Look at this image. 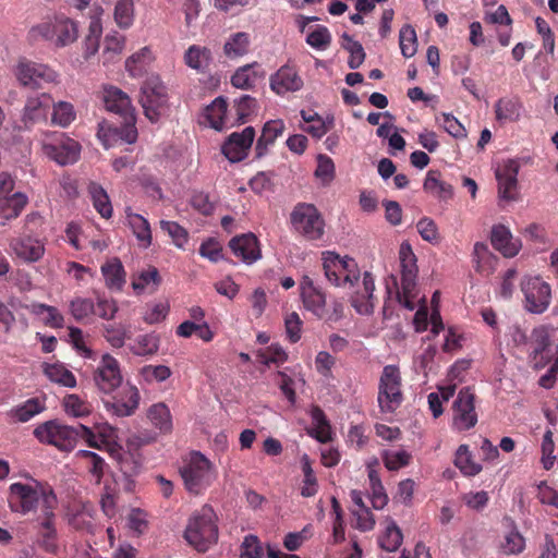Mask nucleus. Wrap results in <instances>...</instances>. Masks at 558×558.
<instances>
[{
  "instance_id": "obj_1",
  "label": "nucleus",
  "mask_w": 558,
  "mask_h": 558,
  "mask_svg": "<svg viewBox=\"0 0 558 558\" xmlns=\"http://www.w3.org/2000/svg\"><path fill=\"white\" fill-rule=\"evenodd\" d=\"M9 507L13 512L23 515L50 512L58 508V497L48 482L32 480L31 484L12 483L9 487Z\"/></svg>"
},
{
  "instance_id": "obj_2",
  "label": "nucleus",
  "mask_w": 558,
  "mask_h": 558,
  "mask_svg": "<svg viewBox=\"0 0 558 558\" xmlns=\"http://www.w3.org/2000/svg\"><path fill=\"white\" fill-rule=\"evenodd\" d=\"M186 542L199 553L207 551L218 541L217 515L205 505L193 512L184 531Z\"/></svg>"
},
{
  "instance_id": "obj_3",
  "label": "nucleus",
  "mask_w": 558,
  "mask_h": 558,
  "mask_svg": "<svg viewBox=\"0 0 558 558\" xmlns=\"http://www.w3.org/2000/svg\"><path fill=\"white\" fill-rule=\"evenodd\" d=\"M180 475L185 488L194 495L202 494L216 478L213 463L199 451H192L183 459Z\"/></svg>"
},
{
  "instance_id": "obj_4",
  "label": "nucleus",
  "mask_w": 558,
  "mask_h": 558,
  "mask_svg": "<svg viewBox=\"0 0 558 558\" xmlns=\"http://www.w3.org/2000/svg\"><path fill=\"white\" fill-rule=\"evenodd\" d=\"M323 269L326 279L336 287L351 290L359 282L361 274L356 262L341 257L333 252L323 253Z\"/></svg>"
},
{
  "instance_id": "obj_5",
  "label": "nucleus",
  "mask_w": 558,
  "mask_h": 558,
  "mask_svg": "<svg viewBox=\"0 0 558 558\" xmlns=\"http://www.w3.org/2000/svg\"><path fill=\"white\" fill-rule=\"evenodd\" d=\"M401 267V290H397V299L405 308L413 311L417 277L416 256L408 242H403L399 250Z\"/></svg>"
},
{
  "instance_id": "obj_6",
  "label": "nucleus",
  "mask_w": 558,
  "mask_h": 558,
  "mask_svg": "<svg viewBox=\"0 0 558 558\" xmlns=\"http://www.w3.org/2000/svg\"><path fill=\"white\" fill-rule=\"evenodd\" d=\"M291 225L308 241L320 240L324 235L325 221L312 204L299 203L291 213Z\"/></svg>"
},
{
  "instance_id": "obj_7",
  "label": "nucleus",
  "mask_w": 558,
  "mask_h": 558,
  "mask_svg": "<svg viewBox=\"0 0 558 558\" xmlns=\"http://www.w3.org/2000/svg\"><path fill=\"white\" fill-rule=\"evenodd\" d=\"M401 375L396 365L383 368L378 385V407L383 413H392L402 402Z\"/></svg>"
},
{
  "instance_id": "obj_8",
  "label": "nucleus",
  "mask_w": 558,
  "mask_h": 558,
  "mask_svg": "<svg viewBox=\"0 0 558 558\" xmlns=\"http://www.w3.org/2000/svg\"><path fill=\"white\" fill-rule=\"evenodd\" d=\"M39 219L40 217L37 215H27L24 231L20 235L11 239L9 244L15 257L26 264L39 262L46 252L44 240L33 235L27 229L28 223Z\"/></svg>"
},
{
  "instance_id": "obj_9",
  "label": "nucleus",
  "mask_w": 558,
  "mask_h": 558,
  "mask_svg": "<svg viewBox=\"0 0 558 558\" xmlns=\"http://www.w3.org/2000/svg\"><path fill=\"white\" fill-rule=\"evenodd\" d=\"M140 102L145 117L150 122H157L168 106L167 87L158 77L147 78L141 88Z\"/></svg>"
},
{
  "instance_id": "obj_10",
  "label": "nucleus",
  "mask_w": 558,
  "mask_h": 558,
  "mask_svg": "<svg viewBox=\"0 0 558 558\" xmlns=\"http://www.w3.org/2000/svg\"><path fill=\"white\" fill-rule=\"evenodd\" d=\"M34 435L40 442L56 446L63 451H70L75 447L80 432L78 425L73 427L49 421L37 426L34 429Z\"/></svg>"
},
{
  "instance_id": "obj_11",
  "label": "nucleus",
  "mask_w": 558,
  "mask_h": 558,
  "mask_svg": "<svg viewBox=\"0 0 558 558\" xmlns=\"http://www.w3.org/2000/svg\"><path fill=\"white\" fill-rule=\"evenodd\" d=\"M524 294V308L532 314H543L551 301L549 283L539 276H524L520 283Z\"/></svg>"
},
{
  "instance_id": "obj_12",
  "label": "nucleus",
  "mask_w": 558,
  "mask_h": 558,
  "mask_svg": "<svg viewBox=\"0 0 558 558\" xmlns=\"http://www.w3.org/2000/svg\"><path fill=\"white\" fill-rule=\"evenodd\" d=\"M33 32L61 47L74 43L78 36L77 24L64 15H57L52 21L39 24Z\"/></svg>"
},
{
  "instance_id": "obj_13",
  "label": "nucleus",
  "mask_w": 558,
  "mask_h": 558,
  "mask_svg": "<svg viewBox=\"0 0 558 558\" xmlns=\"http://www.w3.org/2000/svg\"><path fill=\"white\" fill-rule=\"evenodd\" d=\"M123 123L118 126L102 121L98 124L97 136L105 148H110L118 143L133 144L137 141L136 117L122 118Z\"/></svg>"
},
{
  "instance_id": "obj_14",
  "label": "nucleus",
  "mask_w": 558,
  "mask_h": 558,
  "mask_svg": "<svg viewBox=\"0 0 558 558\" xmlns=\"http://www.w3.org/2000/svg\"><path fill=\"white\" fill-rule=\"evenodd\" d=\"M478 421L475 410V395L470 387L462 388L452 403V428L465 432L473 428Z\"/></svg>"
},
{
  "instance_id": "obj_15",
  "label": "nucleus",
  "mask_w": 558,
  "mask_h": 558,
  "mask_svg": "<svg viewBox=\"0 0 558 558\" xmlns=\"http://www.w3.org/2000/svg\"><path fill=\"white\" fill-rule=\"evenodd\" d=\"M14 73L21 85L32 89L43 88L45 84L57 81V73L48 65L26 59L17 63Z\"/></svg>"
},
{
  "instance_id": "obj_16",
  "label": "nucleus",
  "mask_w": 558,
  "mask_h": 558,
  "mask_svg": "<svg viewBox=\"0 0 558 558\" xmlns=\"http://www.w3.org/2000/svg\"><path fill=\"white\" fill-rule=\"evenodd\" d=\"M122 379L119 361L109 353L104 354L93 374L94 384L99 392L113 393L121 386Z\"/></svg>"
},
{
  "instance_id": "obj_17",
  "label": "nucleus",
  "mask_w": 558,
  "mask_h": 558,
  "mask_svg": "<svg viewBox=\"0 0 558 558\" xmlns=\"http://www.w3.org/2000/svg\"><path fill=\"white\" fill-rule=\"evenodd\" d=\"M140 392L135 386L122 385L113 392L111 399L104 404L108 412L119 417L131 416L140 404Z\"/></svg>"
},
{
  "instance_id": "obj_18",
  "label": "nucleus",
  "mask_w": 558,
  "mask_h": 558,
  "mask_svg": "<svg viewBox=\"0 0 558 558\" xmlns=\"http://www.w3.org/2000/svg\"><path fill=\"white\" fill-rule=\"evenodd\" d=\"M44 153L61 166L72 165L77 161L81 151V145L73 138L60 134L50 143L43 146Z\"/></svg>"
},
{
  "instance_id": "obj_19",
  "label": "nucleus",
  "mask_w": 558,
  "mask_h": 558,
  "mask_svg": "<svg viewBox=\"0 0 558 558\" xmlns=\"http://www.w3.org/2000/svg\"><path fill=\"white\" fill-rule=\"evenodd\" d=\"M254 137L253 126H246L242 132H233L223 143L221 151L229 161L239 162L247 157Z\"/></svg>"
},
{
  "instance_id": "obj_20",
  "label": "nucleus",
  "mask_w": 558,
  "mask_h": 558,
  "mask_svg": "<svg viewBox=\"0 0 558 558\" xmlns=\"http://www.w3.org/2000/svg\"><path fill=\"white\" fill-rule=\"evenodd\" d=\"M530 360L534 368H544L550 361L549 348L551 345L549 326L541 325L535 327L530 337Z\"/></svg>"
},
{
  "instance_id": "obj_21",
  "label": "nucleus",
  "mask_w": 558,
  "mask_h": 558,
  "mask_svg": "<svg viewBox=\"0 0 558 558\" xmlns=\"http://www.w3.org/2000/svg\"><path fill=\"white\" fill-rule=\"evenodd\" d=\"M375 280L374 276L365 271L362 278V282L360 286V281L355 283V287L351 289L350 300L351 305L355 308L359 314H371L375 306Z\"/></svg>"
},
{
  "instance_id": "obj_22",
  "label": "nucleus",
  "mask_w": 558,
  "mask_h": 558,
  "mask_svg": "<svg viewBox=\"0 0 558 558\" xmlns=\"http://www.w3.org/2000/svg\"><path fill=\"white\" fill-rule=\"evenodd\" d=\"M52 104L53 99L47 93L28 97L22 114L24 125L31 128L34 124L46 122Z\"/></svg>"
},
{
  "instance_id": "obj_23",
  "label": "nucleus",
  "mask_w": 558,
  "mask_h": 558,
  "mask_svg": "<svg viewBox=\"0 0 558 558\" xmlns=\"http://www.w3.org/2000/svg\"><path fill=\"white\" fill-rule=\"evenodd\" d=\"M229 247L243 263L251 265L262 257L259 243L255 234L245 233L232 238Z\"/></svg>"
},
{
  "instance_id": "obj_24",
  "label": "nucleus",
  "mask_w": 558,
  "mask_h": 558,
  "mask_svg": "<svg viewBox=\"0 0 558 558\" xmlns=\"http://www.w3.org/2000/svg\"><path fill=\"white\" fill-rule=\"evenodd\" d=\"M301 298L306 310L318 318L326 314V295L318 289L311 277L304 276L300 282Z\"/></svg>"
},
{
  "instance_id": "obj_25",
  "label": "nucleus",
  "mask_w": 558,
  "mask_h": 558,
  "mask_svg": "<svg viewBox=\"0 0 558 558\" xmlns=\"http://www.w3.org/2000/svg\"><path fill=\"white\" fill-rule=\"evenodd\" d=\"M101 98L108 111L113 112L121 118L135 116L131 99L122 89L112 85L104 86Z\"/></svg>"
},
{
  "instance_id": "obj_26",
  "label": "nucleus",
  "mask_w": 558,
  "mask_h": 558,
  "mask_svg": "<svg viewBox=\"0 0 558 558\" xmlns=\"http://www.w3.org/2000/svg\"><path fill=\"white\" fill-rule=\"evenodd\" d=\"M303 87V80L295 68L282 65L270 76V88L277 95L298 92Z\"/></svg>"
},
{
  "instance_id": "obj_27",
  "label": "nucleus",
  "mask_w": 558,
  "mask_h": 558,
  "mask_svg": "<svg viewBox=\"0 0 558 558\" xmlns=\"http://www.w3.org/2000/svg\"><path fill=\"white\" fill-rule=\"evenodd\" d=\"M520 165L514 159L507 160L504 166L496 171L498 181V193L500 198L511 201L514 199L518 185V173Z\"/></svg>"
},
{
  "instance_id": "obj_28",
  "label": "nucleus",
  "mask_w": 558,
  "mask_h": 558,
  "mask_svg": "<svg viewBox=\"0 0 558 558\" xmlns=\"http://www.w3.org/2000/svg\"><path fill=\"white\" fill-rule=\"evenodd\" d=\"M492 245L505 257H513L519 253L521 243L513 240L511 232L502 225L495 226L490 236Z\"/></svg>"
},
{
  "instance_id": "obj_29",
  "label": "nucleus",
  "mask_w": 558,
  "mask_h": 558,
  "mask_svg": "<svg viewBox=\"0 0 558 558\" xmlns=\"http://www.w3.org/2000/svg\"><path fill=\"white\" fill-rule=\"evenodd\" d=\"M494 108L496 120L505 124L520 120L523 105L518 97H502L496 101Z\"/></svg>"
},
{
  "instance_id": "obj_30",
  "label": "nucleus",
  "mask_w": 558,
  "mask_h": 558,
  "mask_svg": "<svg viewBox=\"0 0 558 558\" xmlns=\"http://www.w3.org/2000/svg\"><path fill=\"white\" fill-rule=\"evenodd\" d=\"M284 131V122L280 119L267 121L262 130L255 145V153L257 158L264 157L268 153V147L271 146L276 140L282 135Z\"/></svg>"
},
{
  "instance_id": "obj_31",
  "label": "nucleus",
  "mask_w": 558,
  "mask_h": 558,
  "mask_svg": "<svg viewBox=\"0 0 558 558\" xmlns=\"http://www.w3.org/2000/svg\"><path fill=\"white\" fill-rule=\"evenodd\" d=\"M54 511L50 510V512L48 511L39 517V544L47 553H56L58 549Z\"/></svg>"
},
{
  "instance_id": "obj_32",
  "label": "nucleus",
  "mask_w": 558,
  "mask_h": 558,
  "mask_svg": "<svg viewBox=\"0 0 558 558\" xmlns=\"http://www.w3.org/2000/svg\"><path fill=\"white\" fill-rule=\"evenodd\" d=\"M106 287L110 290H121L125 283V270L118 257L107 260L101 266Z\"/></svg>"
},
{
  "instance_id": "obj_33",
  "label": "nucleus",
  "mask_w": 558,
  "mask_h": 558,
  "mask_svg": "<svg viewBox=\"0 0 558 558\" xmlns=\"http://www.w3.org/2000/svg\"><path fill=\"white\" fill-rule=\"evenodd\" d=\"M256 69H260L257 62L239 68L231 77L232 85L241 89L253 88L258 78L265 77V72Z\"/></svg>"
},
{
  "instance_id": "obj_34",
  "label": "nucleus",
  "mask_w": 558,
  "mask_h": 558,
  "mask_svg": "<svg viewBox=\"0 0 558 558\" xmlns=\"http://www.w3.org/2000/svg\"><path fill=\"white\" fill-rule=\"evenodd\" d=\"M211 60V51L206 47L197 45L190 46L184 53L185 64L201 73H205L208 70Z\"/></svg>"
},
{
  "instance_id": "obj_35",
  "label": "nucleus",
  "mask_w": 558,
  "mask_h": 558,
  "mask_svg": "<svg viewBox=\"0 0 558 558\" xmlns=\"http://www.w3.org/2000/svg\"><path fill=\"white\" fill-rule=\"evenodd\" d=\"M45 410V403L38 398H31L20 405L11 409L8 415L15 422L25 423Z\"/></svg>"
},
{
  "instance_id": "obj_36",
  "label": "nucleus",
  "mask_w": 558,
  "mask_h": 558,
  "mask_svg": "<svg viewBox=\"0 0 558 558\" xmlns=\"http://www.w3.org/2000/svg\"><path fill=\"white\" fill-rule=\"evenodd\" d=\"M423 189L425 192L440 198L448 199L452 197V186L440 180V172L429 170L426 174Z\"/></svg>"
},
{
  "instance_id": "obj_37",
  "label": "nucleus",
  "mask_w": 558,
  "mask_h": 558,
  "mask_svg": "<svg viewBox=\"0 0 558 558\" xmlns=\"http://www.w3.org/2000/svg\"><path fill=\"white\" fill-rule=\"evenodd\" d=\"M126 221L136 239L144 247H148L153 240L149 222L143 216L134 214L130 209L126 210Z\"/></svg>"
},
{
  "instance_id": "obj_38",
  "label": "nucleus",
  "mask_w": 558,
  "mask_h": 558,
  "mask_svg": "<svg viewBox=\"0 0 558 558\" xmlns=\"http://www.w3.org/2000/svg\"><path fill=\"white\" fill-rule=\"evenodd\" d=\"M403 542V534L393 520H388L385 530L378 537V544L386 551H396Z\"/></svg>"
},
{
  "instance_id": "obj_39",
  "label": "nucleus",
  "mask_w": 558,
  "mask_h": 558,
  "mask_svg": "<svg viewBox=\"0 0 558 558\" xmlns=\"http://www.w3.org/2000/svg\"><path fill=\"white\" fill-rule=\"evenodd\" d=\"M27 204V197L22 193H14L8 197H0V218L15 219Z\"/></svg>"
},
{
  "instance_id": "obj_40",
  "label": "nucleus",
  "mask_w": 558,
  "mask_h": 558,
  "mask_svg": "<svg viewBox=\"0 0 558 558\" xmlns=\"http://www.w3.org/2000/svg\"><path fill=\"white\" fill-rule=\"evenodd\" d=\"M147 417L161 433L167 434L171 432L172 417L169 408L165 403L153 404L147 411Z\"/></svg>"
},
{
  "instance_id": "obj_41",
  "label": "nucleus",
  "mask_w": 558,
  "mask_h": 558,
  "mask_svg": "<svg viewBox=\"0 0 558 558\" xmlns=\"http://www.w3.org/2000/svg\"><path fill=\"white\" fill-rule=\"evenodd\" d=\"M88 192L97 213L102 218L109 219L112 216L113 209L105 189L100 184L93 182L88 186Z\"/></svg>"
},
{
  "instance_id": "obj_42",
  "label": "nucleus",
  "mask_w": 558,
  "mask_h": 558,
  "mask_svg": "<svg viewBox=\"0 0 558 558\" xmlns=\"http://www.w3.org/2000/svg\"><path fill=\"white\" fill-rule=\"evenodd\" d=\"M454 465L465 476H475L482 471V465L473 460L468 445L459 446L456 452Z\"/></svg>"
},
{
  "instance_id": "obj_43",
  "label": "nucleus",
  "mask_w": 558,
  "mask_h": 558,
  "mask_svg": "<svg viewBox=\"0 0 558 558\" xmlns=\"http://www.w3.org/2000/svg\"><path fill=\"white\" fill-rule=\"evenodd\" d=\"M227 107V101L218 97L205 108L204 117L213 129L221 130L225 126Z\"/></svg>"
},
{
  "instance_id": "obj_44",
  "label": "nucleus",
  "mask_w": 558,
  "mask_h": 558,
  "mask_svg": "<svg viewBox=\"0 0 558 558\" xmlns=\"http://www.w3.org/2000/svg\"><path fill=\"white\" fill-rule=\"evenodd\" d=\"M65 413L73 417H86L92 411V404L75 393L66 395L62 401Z\"/></svg>"
},
{
  "instance_id": "obj_45",
  "label": "nucleus",
  "mask_w": 558,
  "mask_h": 558,
  "mask_svg": "<svg viewBox=\"0 0 558 558\" xmlns=\"http://www.w3.org/2000/svg\"><path fill=\"white\" fill-rule=\"evenodd\" d=\"M311 416L316 426L311 435L319 442L325 444L330 441L332 436L331 426L324 411L319 407H313Z\"/></svg>"
},
{
  "instance_id": "obj_46",
  "label": "nucleus",
  "mask_w": 558,
  "mask_h": 558,
  "mask_svg": "<svg viewBox=\"0 0 558 558\" xmlns=\"http://www.w3.org/2000/svg\"><path fill=\"white\" fill-rule=\"evenodd\" d=\"M250 47V35L239 32L230 36L223 46L225 54L230 58H239L247 53Z\"/></svg>"
},
{
  "instance_id": "obj_47",
  "label": "nucleus",
  "mask_w": 558,
  "mask_h": 558,
  "mask_svg": "<svg viewBox=\"0 0 558 558\" xmlns=\"http://www.w3.org/2000/svg\"><path fill=\"white\" fill-rule=\"evenodd\" d=\"M44 373L56 384L68 388H74L76 386L74 374L62 364H47Z\"/></svg>"
},
{
  "instance_id": "obj_48",
  "label": "nucleus",
  "mask_w": 558,
  "mask_h": 558,
  "mask_svg": "<svg viewBox=\"0 0 558 558\" xmlns=\"http://www.w3.org/2000/svg\"><path fill=\"white\" fill-rule=\"evenodd\" d=\"M158 349L159 337L153 332L138 336L135 342L130 345L131 352L138 356L153 355Z\"/></svg>"
},
{
  "instance_id": "obj_49",
  "label": "nucleus",
  "mask_w": 558,
  "mask_h": 558,
  "mask_svg": "<svg viewBox=\"0 0 558 558\" xmlns=\"http://www.w3.org/2000/svg\"><path fill=\"white\" fill-rule=\"evenodd\" d=\"M51 122L61 128L69 126L76 118L74 106L68 101H58L52 104Z\"/></svg>"
},
{
  "instance_id": "obj_50",
  "label": "nucleus",
  "mask_w": 558,
  "mask_h": 558,
  "mask_svg": "<svg viewBox=\"0 0 558 558\" xmlns=\"http://www.w3.org/2000/svg\"><path fill=\"white\" fill-rule=\"evenodd\" d=\"M76 457L86 462V468L88 469L89 473L95 477L96 483L99 484L102 478L106 466L105 460L99 454L88 450L77 451Z\"/></svg>"
},
{
  "instance_id": "obj_51",
  "label": "nucleus",
  "mask_w": 558,
  "mask_h": 558,
  "mask_svg": "<svg viewBox=\"0 0 558 558\" xmlns=\"http://www.w3.org/2000/svg\"><path fill=\"white\" fill-rule=\"evenodd\" d=\"M102 336L106 341L114 349L124 345L125 340L130 339L126 328L121 324H107L102 327Z\"/></svg>"
},
{
  "instance_id": "obj_52",
  "label": "nucleus",
  "mask_w": 558,
  "mask_h": 558,
  "mask_svg": "<svg viewBox=\"0 0 558 558\" xmlns=\"http://www.w3.org/2000/svg\"><path fill=\"white\" fill-rule=\"evenodd\" d=\"M494 255L489 252L487 244L483 242H476L473 248V263L475 270L480 274L489 271L492 268V262Z\"/></svg>"
},
{
  "instance_id": "obj_53",
  "label": "nucleus",
  "mask_w": 558,
  "mask_h": 558,
  "mask_svg": "<svg viewBox=\"0 0 558 558\" xmlns=\"http://www.w3.org/2000/svg\"><path fill=\"white\" fill-rule=\"evenodd\" d=\"M114 21L121 28H129L134 21L133 0H118L114 7Z\"/></svg>"
},
{
  "instance_id": "obj_54",
  "label": "nucleus",
  "mask_w": 558,
  "mask_h": 558,
  "mask_svg": "<svg viewBox=\"0 0 558 558\" xmlns=\"http://www.w3.org/2000/svg\"><path fill=\"white\" fill-rule=\"evenodd\" d=\"M416 41L415 29L409 24L402 26L399 33V45L404 58H411L415 54Z\"/></svg>"
},
{
  "instance_id": "obj_55",
  "label": "nucleus",
  "mask_w": 558,
  "mask_h": 558,
  "mask_svg": "<svg viewBox=\"0 0 558 558\" xmlns=\"http://www.w3.org/2000/svg\"><path fill=\"white\" fill-rule=\"evenodd\" d=\"M70 312L76 322H82L94 314L95 303L88 298H74L70 302Z\"/></svg>"
},
{
  "instance_id": "obj_56",
  "label": "nucleus",
  "mask_w": 558,
  "mask_h": 558,
  "mask_svg": "<svg viewBox=\"0 0 558 558\" xmlns=\"http://www.w3.org/2000/svg\"><path fill=\"white\" fill-rule=\"evenodd\" d=\"M33 312L36 315L47 314L44 318L45 325L51 328H61L64 324V318L62 314L54 306L47 304H34Z\"/></svg>"
},
{
  "instance_id": "obj_57",
  "label": "nucleus",
  "mask_w": 558,
  "mask_h": 558,
  "mask_svg": "<svg viewBox=\"0 0 558 558\" xmlns=\"http://www.w3.org/2000/svg\"><path fill=\"white\" fill-rule=\"evenodd\" d=\"M313 536V526L311 524L305 525L299 532H290L283 538V546L289 551H295L311 537Z\"/></svg>"
},
{
  "instance_id": "obj_58",
  "label": "nucleus",
  "mask_w": 558,
  "mask_h": 558,
  "mask_svg": "<svg viewBox=\"0 0 558 558\" xmlns=\"http://www.w3.org/2000/svg\"><path fill=\"white\" fill-rule=\"evenodd\" d=\"M306 43L314 49L325 50L331 43V34L326 26L317 25L307 34Z\"/></svg>"
},
{
  "instance_id": "obj_59",
  "label": "nucleus",
  "mask_w": 558,
  "mask_h": 558,
  "mask_svg": "<svg viewBox=\"0 0 558 558\" xmlns=\"http://www.w3.org/2000/svg\"><path fill=\"white\" fill-rule=\"evenodd\" d=\"M235 114L239 123H245L255 113L256 99L250 95H243L235 100Z\"/></svg>"
},
{
  "instance_id": "obj_60",
  "label": "nucleus",
  "mask_w": 558,
  "mask_h": 558,
  "mask_svg": "<svg viewBox=\"0 0 558 558\" xmlns=\"http://www.w3.org/2000/svg\"><path fill=\"white\" fill-rule=\"evenodd\" d=\"M411 454L404 450L386 451L383 456L385 466L389 471H397L410 463Z\"/></svg>"
},
{
  "instance_id": "obj_61",
  "label": "nucleus",
  "mask_w": 558,
  "mask_h": 558,
  "mask_svg": "<svg viewBox=\"0 0 558 558\" xmlns=\"http://www.w3.org/2000/svg\"><path fill=\"white\" fill-rule=\"evenodd\" d=\"M149 59L150 50L147 47H144L138 52L133 53L131 57L126 59L125 68L131 73V75H138L141 74V72L144 69V65Z\"/></svg>"
},
{
  "instance_id": "obj_62",
  "label": "nucleus",
  "mask_w": 558,
  "mask_h": 558,
  "mask_svg": "<svg viewBox=\"0 0 558 558\" xmlns=\"http://www.w3.org/2000/svg\"><path fill=\"white\" fill-rule=\"evenodd\" d=\"M160 227L163 231H166L171 239L173 240V243L178 247H183L185 243L189 241V234L187 231L181 227L175 221H165L162 220L160 222Z\"/></svg>"
},
{
  "instance_id": "obj_63",
  "label": "nucleus",
  "mask_w": 558,
  "mask_h": 558,
  "mask_svg": "<svg viewBox=\"0 0 558 558\" xmlns=\"http://www.w3.org/2000/svg\"><path fill=\"white\" fill-rule=\"evenodd\" d=\"M315 175L324 184L330 183L335 178V163L332 159L326 155H319L317 159V168Z\"/></svg>"
},
{
  "instance_id": "obj_64",
  "label": "nucleus",
  "mask_w": 558,
  "mask_h": 558,
  "mask_svg": "<svg viewBox=\"0 0 558 558\" xmlns=\"http://www.w3.org/2000/svg\"><path fill=\"white\" fill-rule=\"evenodd\" d=\"M241 557L242 558H262L263 548L260 542L255 535H246L241 545Z\"/></svg>"
}]
</instances>
